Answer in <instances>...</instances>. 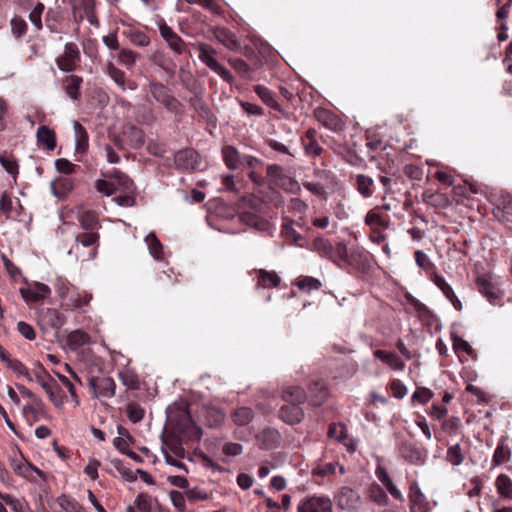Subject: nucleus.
<instances>
[{
    "instance_id": "f257e3e1",
    "label": "nucleus",
    "mask_w": 512,
    "mask_h": 512,
    "mask_svg": "<svg viewBox=\"0 0 512 512\" xmlns=\"http://www.w3.org/2000/svg\"><path fill=\"white\" fill-rule=\"evenodd\" d=\"M170 423L185 438L191 441H199L202 437V429L192 420L186 405L177 409H171L168 415Z\"/></svg>"
},
{
    "instance_id": "f03ea898",
    "label": "nucleus",
    "mask_w": 512,
    "mask_h": 512,
    "mask_svg": "<svg viewBox=\"0 0 512 512\" xmlns=\"http://www.w3.org/2000/svg\"><path fill=\"white\" fill-rule=\"evenodd\" d=\"M149 92L152 97L174 115L183 114V104L172 94L171 90L161 82L149 83Z\"/></svg>"
},
{
    "instance_id": "7ed1b4c3",
    "label": "nucleus",
    "mask_w": 512,
    "mask_h": 512,
    "mask_svg": "<svg viewBox=\"0 0 512 512\" xmlns=\"http://www.w3.org/2000/svg\"><path fill=\"white\" fill-rule=\"evenodd\" d=\"M199 51V59L212 71L217 73L224 81L232 83L234 77L230 71L220 64L216 59V50L206 43L192 44Z\"/></svg>"
},
{
    "instance_id": "20e7f679",
    "label": "nucleus",
    "mask_w": 512,
    "mask_h": 512,
    "mask_svg": "<svg viewBox=\"0 0 512 512\" xmlns=\"http://www.w3.org/2000/svg\"><path fill=\"white\" fill-rule=\"evenodd\" d=\"M33 372L36 381L47 393L50 401L55 406H60L62 404V397L59 394L61 392V389L57 385L56 381L50 376V374L45 370L41 363L37 364V367L34 369Z\"/></svg>"
},
{
    "instance_id": "39448f33",
    "label": "nucleus",
    "mask_w": 512,
    "mask_h": 512,
    "mask_svg": "<svg viewBox=\"0 0 512 512\" xmlns=\"http://www.w3.org/2000/svg\"><path fill=\"white\" fill-rule=\"evenodd\" d=\"M297 512H333V503L329 496L314 494L299 501Z\"/></svg>"
},
{
    "instance_id": "423d86ee",
    "label": "nucleus",
    "mask_w": 512,
    "mask_h": 512,
    "mask_svg": "<svg viewBox=\"0 0 512 512\" xmlns=\"http://www.w3.org/2000/svg\"><path fill=\"white\" fill-rule=\"evenodd\" d=\"M365 224L369 227V238L373 243L384 241V218L379 207L371 209L365 216Z\"/></svg>"
},
{
    "instance_id": "0eeeda50",
    "label": "nucleus",
    "mask_w": 512,
    "mask_h": 512,
    "mask_svg": "<svg viewBox=\"0 0 512 512\" xmlns=\"http://www.w3.org/2000/svg\"><path fill=\"white\" fill-rule=\"evenodd\" d=\"M161 37L167 43V46L177 55L190 54L187 44L164 20L158 23Z\"/></svg>"
},
{
    "instance_id": "6e6552de",
    "label": "nucleus",
    "mask_w": 512,
    "mask_h": 512,
    "mask_svg": "<svg viewBox=\"0 0 512 512\" xmlns=\"http://www.w3.org/2000/svg\"><path fill=\"white\" fill-rule=\"evenodd\" d=\"M88 386L96 398H112L115 395L116 384L111 377H95L88 379Z\"/></svg>"
},
{
    "instance_id": "1a4fd4ad",
    "label": "nucleus",
    "mask_w": 512,
    "mask_h": 512,
    "mask_svg": "<svg viewBox=\"0 0 512 512\" xmlns=\"http://www.w3.org/2000/svg\"><path fill=\"white\" fill-rule=\"evenodd\" d=\"M80 61V52L75 43H67L62 55L57 57L56 64L63 72H72Z\"/></svg>"
},
{
    "instance_id": "9d476101",
    "label": "nucleus",
    "mask_w": 512,
    "mask_h": 512,
    "mask_svg": "<svg viewBox=\"0 0 512 512\" xmlns=\"http://www.w3.org/2000/svg\"><path fill=\"white\" fill-rule=\"evenodd\" d=\"M10 465H11V468L13 469V471L17 475H19L31 482L37 481L34 474H37L41 478L45 477L43 471L36 468L30 462H28L27 460H25L23 458H21V459L11 458Z\"/></svg>"
},
{
    "instance_id": "9b49d317",
    "label": "nucleus",
    "mask_w": 512,
    "mask_h": 512,
    "mask_svg": "<svg viewBox=\"0 0 512 512\" xmlns=\"http://www.w3.org/2000/svg\"><path fill=\"white\" fill-rule=\"evenodd\" d=\"M336 505L342 510H354L359 506L360 497L349 487H342L335 495Z\"/></svg>"
},
{
    "instance_id": "f8f14e48",
    "label": "nucleus",
    "mask_w": 512,
    "mask_h": 512,
    "mask_svg": "<svg viewBox=\"0 0 512 512\" xmlns=\"http://www.w3.org/2000/svg\"><path fill=\"white\" fill-rule=\"evenodd\" d=\"M329 392L326 383L317 379L312 381L308 387L307 399L314 407H319L328 399Z\"/></svg>"
},
{
    "instance_id": "ddd939ff",
    "label": "nucleus",
    "mask_w": 512,
    "mask_h": 512,
    "mask_svg": "<svg viewBox=\"0 0 512 512\" xmlns=\"http://www.w3.org/2000/svg\"><path fill=\"white\" fill-rule=\"evenodd\" d=\"M279 418L289 425H296L303 421L305 413L301 405L284 404L278 411Z\"/></svg>"
},
{
    "instance_id": "4468645a",
    "label": "nucleus",
    "mask_w": 512,
    "mask_h": 512,
    "mask_svg": "<svg viewBox=\"0 0 512 512\" xmlns=\"http://www.w3.org/2000/svg\"><path fill=\"white\" fill-rule=\"evenodd\" d=\"M20 293L26 302L36 303L46 299L50 295L51 290L46 284L36 282L27 288H21Z\"/></svg>"
},
{
    "instance_id": "2eb2a0df",
    "label": "nucleus",
    "mask_w": 512,
    "mask_h": 512,
    "mask_svg": "<svg viewBox=\"0 0 512 512\" xmlns=\"http://www.w3.org/2000/svg\"><path fill=\"white\" fill-rule=\"evenodd\" d=\"M175 164L182 170H195L199 167V154L193 149H185L176 153Z\"/></svg>"
},
{
    "instance_id": "dca6fc26",
    "label": "nucleus",
    "mask_w": 512,
    "mask_h": 512,
    "mask_svg": "<svg viewBox=\"0 0 512 512\" xmlns=\"http://www.w3.org/2000/svg\"><path fill=\"white\" fill-rule=\"evenodd\" d=\"M409 498L412 512H428L430 510L429 502L416 482L410 485Z\"/></svg>"
},
{
    "instance_id": "f3484780",
    "label": "nucleus",
    "mask_w": 512,
    "mask_h": 512,
    "mask_svg": "<svg viewBox=\"0 0 512 512\" xmlns=\"http://www.w3.org/2000/svg\"><path fill=\"white\" fill-rule=\"evenodd\" d=\"M280 439L279 432L273 428H265L256 436L257 444L263 450L276 448L280 443Z\"/></svg>"
},
{
    "instance_id": "a211bd4d",
    "label": "nucleus",
    "mask_w": 512,
    "mask_h": 512,
    "mask_svg": "<svg viewBox=\"0 0 512 512\" xmlns=\"http://www.w3.org/2000/svg\"><path fill=\"white\" fill-rule=\"evenodd\" d=\"M281 398L288 404L302 405L307 400L305 390L298 385H288L282 388Z\"/></svg>"
},
{
    "instance_id": "6ab92c4d",
    "label": "nucleus",
    "mask_w": 512,
    "mask_h": 512,
    "mask_svg": "<svg viewBox=\"0 0 512 512\" xmlns=\"http://www.w3.org/2000/svg\"><path fill=\"white\" fill-rule=\"evenodd\" d=\"M433 283L442 291L445 297L451 302L453 307L460 311L462 310V303L455 295L452 287L446 282L445 278L437 273L432 274Z\"/></svg>"
},
{
    "instance_id": "aec40b11",
    "label": "nucleus",
    "mask_w": 512,
    "mask_h": 512,
    "mask_svg": "<svg viewBox=\"0 0 512 512\" xmlns=\"http://www.w3.org/2000/svg\"><path fill=\"white\" fill-rule=\"evenodd\" d=\"M213 35L218 42H220L229 50L237 51L241 48V44L237 39L236 35L226 28H215L213 30Z\"/></svg>"
},
{
    "instance_id": "412c9836",
    "label": "nucleus",
    "mask_w": 512,
    "mask_h": 512,
    "mask_svg": "<svg viewBox=\"0 0 512 512\" xmlns=\"http://www.w3.org/2000/svg\"><path fill=\"white\" fill-rule=\"evenodd\" d=\"M99 239L100 235L97 231H84L75 236V243L77 246L91 247L90 257L94 258L97 254Z\"/></svg>"
},
{
    "instance_id": "4be33fe9",
    "label": "nucleus",
    "mask_w": 512,
    "mask_h": 512,
    "mask_svg": "<svg viewBox=\"0 0 512 512\" xmlns=\"http://www.w3.org/2000/svg\"><path fill=\"white\" fill-rule=\"evenodd\" d=\"M76 218L84 231H97L100 227L98 213L93 210H79Z\"/></svg>"
},
{
    "instance_id": "5701e85b",
    "label": "nucleus",
    "mask_w": 512,
    "mask_h": 512,
    "mask_svg": "<svg viewBox=\"0 0 512 512\" xmlns=\"http://www.w3.org/2000/svg\"><path fill=\"white\" fill-rule=\"evenodd\" d=\"M317 131L313 128L308 129L301 138L304 151L307 155L320 156L323 148L316 140Z\"/></svg>"
},
{
    "instance_id": "b1692460",
    "label": "nucleus",
    "mask_w": 512,
    "mask_h": 512,
    "mask_svg": "<svg viewBox=\"0 0 512 512\" xmlns=\"http://www.w3.org/2000/svg\"><path fill=\"white\" fill-rule=\"evenodd\" d=\"M222 155L226 166L230 170H236L243 164V157L234 146H224Z\"/></svg>"
},
{
    "instance_id": "393cba45",
    "label": "nucleus",
    "mask_w": 512,
    "mask_h": 512,
    "mask_svg": "<svg viewBox=\"0 0 512 512\" xmlns=\"http://www.w3.org/2000/svg\"><path fill=\"white\" fill-rule=\"evenodd\" d=\"M83 83V78L78 75L66 76L63 80V87L66 94L72 100H78L80 97V87Z\"/></svg>"
},
{
    "instance_id": "a878e982",
    "label": "nucleus",
    "mask_w": 512,
    "mask_h": 512,
    "mask_svg": "<svg viewBox=\"0 0 512 512\" xmlns=\"http://www.w3.org/2000/svg\"><path fill=\"white\" fill-rule=\"evenodd\" d=\"M41 319L46 325L59 330L65 323V316L58 310L47 308L41 313Z\"/></svg>"
},
{
    "instance_id": "bb28decb",
    "label": "nucleus",
    "mask_w": 512,
    "mask_h": 512,
    "mask_svg": "<svg viewBox=\"0 0 512 512\" xmlns=\"http://www.w3.org/2000/svg\"><path fill=\"white\" fill-rule=\"evenodd\" d=\"M280 282L281 279L275 271H267L265 269L258 270L257 288L277 287Z\"/></svg>"
},
{
    "instance_id": "cd10ccee",
    "label": "nucleus",
    "mask_w": 512,
    "mask_h": 512,
    "mask_svg": "<svg viewBox=\"0 0 512 512\" xmlns=\"http://www.w3.org/2000/svg\"><path fill=\"white\" fill-rule=\"evenodd\" d=\"M74 132H75V151L83 154L88 150L89 137L86 129L77 121H74Z\"/></svg>"
},
{
    "instance_id": "c85d7f7f",
    "label": "nucleus",
    "mask_w": 512,
    "mask_h": 512,
    "mask_svg": "<svg viewBox=\"0 0 512 512\" xmlns=\"http://www.w3.org/2000/svg\"><path fill=\"white\" fill-rule=\"evenodd\" d=\"M37 141L39 144L45 146L48 150H54L56 147V135L49 127L42 125L38 128L36 133Z\"/></svg>"
},
{
    "instance_id": "c756f323",
    "label": "nucleus",
    "mask_w": 512,
    "mask_h": 512,
    "mask_svg": "<svg viewBox=\"0 0 512 512\" xmlns=\"http://www.w3.org/2000/svg\"><path fill=\"white\" fill-rule=\"evenodd\" d=\"M123 136L133 148H139L145 142L144 132L142 131V129L134 125L126 126L123 131Z\"/></svg>"
},
{
    "instance_id": "7c9ffc66",
    "label": "nucleus",
    "mask_w": 512,
    "mask_h": 512,
    "mask_svg": "<svg viewBox=\"0 0 512 512\" xmlns=\"http://www.w3.org/2000/svg\"><path fill=\"white\" fill-rule=\"evenodd\" d=\"M497 493L504 499L512 500V480L506 474H500L495 480Z\"/></svg>"
},
{
    "instance_id": "2f4dec72",
    "label": "nucleus",
    "mask_w": 512,
    "mask_h": 512,
    "mask_svg": "<svg viewBox=\"0 0 512 512\" xmlns=\"http://www.w3.org/2000/svg\"><path fill=\"white\" fill-rule=\"evenodd\" d=\"M254 92L266 105L276 111H281V107L275 99V94L269 88L263 85H256L254 86Z\"/></svg>"
},
{
    "instance_id": "473e14b6",
    "label": "nucleus",
    "mask_w": 512,
    "mask_h": 512,
    "mask_svg": "<svg viewBox=\"0 0 512 512\" xmlns=\"http://www.w3.org/2000/svg\"><path fill=\"white\" fill-rule=\"evenodd\" d=\"M477 285L479 291L489 300V302L493 303L498 298V290L485 276L477 278Z\"/></svg>"
},
{
    "instance_id": "72a5a7b5",
    "label": "nucleus",
    "mask_w": 512,
    "mask_h": 512,
    "mask_svg": "<svg viewBox=\"0 0 512 512\" xmlns=\"http://www.w3.org/2000/svg\"><path fill=\"white\" fill-rule=\"evenodd\" d=\"M231 418L237 426H246L254 418V412L249 407H240L233 411Z\"/></svg>"
},
{
    "instance_id": "f704fd0d",
    "label": "nucleus",
    "mask_w": 512,
    "mask_h": 512,
    "mask_svg": "<svg viewBox=\"0 0 512 512\" xmlns=\"http://www.w3.org/2000/svg\"><path fill=\"white\" fill-rule=\"evenodd\" d=\"M2 362H4L14 373L25 377L29 382L33 381L27 367L18 359L11 358L10 355H8Z\"/></svg>"
},
{
    "instance_id": "c9c22d12",
    "label": "nucleus",
    "mask_w": 512,
    "mask_h": 512,
    "mask_svg": "<svg viewBox=\"0 0 512 512\" xmlns=\"http://www.w3.org/2000/svg\"><path fill=\"white\" fill-rule=\"evenodd\" d=\"M105 71L122 91L126 90V75L124 71L117 68L112 62L107 63Z\"/></svg>"
},
{
    "instance_id": "e433bc0d",
    "label": "nucleus",
    "mask_w": 512,
    "mask_h": 512,
    "mask_svg": "<svg viewBox=\"0 0 512 512\" xmlns=\"http://www.w3.org/2000/svg\"><path fill=\"white\" fill-rule=\"evenodd\" d=\"M92 299V294L86 291L76 293L70 296L67 302V306L71 309H83L88 306Z\"/></svg>"
},
{
    "instance_id": "4c0bfd02",
    "label": "nucleus",
    "mask_w": 512,
    "mask_h": 512,
    "mask_svg": "<svg viewBox=\"0 0 512 512\" xmlns=\"http://www.w3.org/2000/svg\"><path fill=\"white\" fill-rule=\"evenodd\" d=\"M89 341L90 336L81 330L72 331L67 337V343L72 350L86 345Z\"/></svg>"
},
{
    "instance_id": "58836bf2",
    "label": "nucleus",
    "mask_w": 512,
    "mask_h": 512,
    "mask_svg": "<svg viewBox=\"0 0 512 512\" xmlns=\"http://www.w3.org/2000/svg\"><path fill=\"white\" fill-rule=\"evenodd\" d=\"M511 457L510 449L503 443H499L494 451L492 458V468L507 462Z\"/></svg>"
},
{
    "instance_id": "ea45409f",
    "label": "nucleus",
    "mask_w": 512,
    "mask_h": 512,
    "mask_svg": "<svg viewBox=\"0 0 512 512\" xmlns=\"http://www.w3.org/2000/svg\"><path fill=\"white\" fill-rule=\"evenodd\" d=\"M57 503L65 512H83L82 506L65 494L57 498Z\"/></svg>"
},
{
    "instance_id": "a19ab883",
    "label": "nucleus",
    "mask_w": 512,
    "mask_h": 512,
    "mask_svg": "<svg viewBox=\"0 0 512 512\" xmlns=\"http://www.w3.org/2000/svg\"><path fill=\"white\" fill-rule=\"evenodd\" d=\"M372 185H373V180L370 177L365 176L363 174L357 175L356 186H357L358 192L362 196L369 197L372 195V193H373L372 188H371Z\"/></svg>"
},
{
    "instance_id": "79ce46f5",
    "label": "nucleus",
    "mask_w": 512,
    "mask_h": 512,
    "mask_svg": "<svg viewBox=\"0 0 512 512\" xmlns=\"http://www.w3.org/2000/svg\"><path fill=\"white\" fill-rule=\"evenodd\" d=\"M139 54L129 49H121L118 53V61L127 69H132Z\"/></svg>"
},
{
    "instance_id": "37998d69",
    "label": "nucleus",
    "mask_w": 512,
    "mask_h": 512,
    "mask_svg": "<svg viewBox=\"0 0 512 512\" xmlns=\"http://www.w3.org/2000/svg\"><path fill=\"white\" fill-rule=\"evenodd\" d=\"M10 25H11L12 35L16 39L23 37L26 34L27 29H28V25H27L26 21L23 18L18 17V16H15L14 18L11 19Z\"/></svg>"
},
{
    "instance_id": "c03bdc74",
    "label": "nucleus",
    "mask_w": 512,
    "mask_h": 512,
    "mask_svg": "<svg viewBox=\"0 0 512 512\" xmlns=\"http://www.w3.org/2000/svg\"><path fill=\"white\" fill-rule=\"evenodd\" d=\"M146 242L148 244V247H149V251L151 253V255L156 259V260H161L162 259V244L160 243V241L157 239L156 235L154 233H150L147 235L146 237Z\"/></svg>"
},
{
    "instance_id": "a18cd8bd",
    "label": "nucleus",
    "mask_w": 512,
    "mask_h": 512,
    "mask_svg": "<svg viewBox=\"0 0 512 512\" xmlns=\"http://www.w3.org/2000/svg\"><path fill=\"white\" fill-rule=\"evenodd\" d=\"M316 119L327 128H334L337 124V119L333 113L326 109H319L315 111Z\"/></svg>"
},
{
    "instance_id": "49530a36",
    "label": "nucleus",
    "mask_w": 512,
    "mask_h": 512,
    "mask_svg": "<svg viewBox=\"0 0 512 512\" xmlns=\"http://www.w3.org/2000/svg\"><path fill=\"white\" fill-rule=\"evenodd\" d=\"M0 164L3 169L14 178L18 175L19 165L14 156L0 155Z\"/></svg>"
},
{
    "instance_id": "de8ad7c7",
    "label": "nucleus",
    "mask_w": 512,
    "mask_h": 512,
    "mask_svg": "<svg viewBox=\"0 0 512 512\" xmlns=\"http://www.w3.org/2000/svg\"><path fill=\"white\" fill-rule=\"evenodd\" d=\"M348 258L347 247L344 243L339 242L333 246L332 251L328 257L331 261L338 263L340 261L346 262Z\"/></svg>"
},
{
    "instance_id": "09e8293b",
    "label": "nucleus",
    "mask_w": 512,
    "mask_h": 512,
    "mask_svg": "<svg viewBox=\"0 0 512 512\" xmlns=\"http://www.w3.org/2000/svg\"><path fill=\"white\" fill-rule=\"evenodd\" d=\"M446 459L449 463L454 466H459L464 461V456L462 454V449L459 444H455L448 448Z\"/></svg>"
},
{
    "instance_id": "8fccbe9b",
    "label": "nucleus",
    "mask_w": 512,
    "mask_h": 512,
    "mask_svg": "<svg viewBox=\"0 0 512 512\" xmlns=\"http://www.w3.org/2000/svg\"><path fill=\"white\" fill-rule=\"evenodd\" d=\"M415 261L417 266L426 272H433L435 269L434 263L422 250L415 251Z\"/></svg>"
},
{
    "instance_id": "3c124183",
    "label": "nucleus",
    "mask_w": 512,
    "mask_h": 512,
    "mask_svg": "<svg viewBox=\"0 0 512 512\" xmlns=\"http://www.w3.org/2000/svg\"><path fill=\"white\" fill-rule=\"evenodd\" d=\"M264 144L270 147L273 151L283 154L292 161L295 155L290 151L289 147L275 139H266Z\"/></svg>"
},
{
    "instance_id": "603ef678",
    "label": "nucleus",
    "mask_w": 512,
    "mask_h": 512,
    "mask_svg": "<svg viewBox=\"0 0 512 512\" xmlns=\"http://www.w3.org/2000/svg\"><path fill=\"white\" fill-rule=\"evenodd\" d=\"M328 436L331 439H335L342 442L347 437V430L343 424H330L328 428Z\"/></svg>"
},
{
    "instance_id": "864d4df0",
    "label": "nucleus",
    "mask_w": 512,
    "mask_h": 512,
    "mask_svg": "<svg viewBox=\"0 0 512 512\" xmlns=\"http://www.w3.org/2000/svg\"><path fill=\"white\" fill-rule=\"evenodd\" d=\"M44 11V5L42 3H38L32 11L29 13V20L35 26L36 30L39 31L42 29V13Z\"/></svg>"
},
{
    "instance_id": "5fc2aeb1",
    "label": "nucleus",
    "mask_w": 512,
    "mask_h": 512,
    "mask_svg": "<svg viewBox=\"0 0 512 512\" xmlns=\"http://www.w3.org/2000/svg\"><path fill=\"white\" fill-rule=\"evenodd\" d=\"M119 378H120L122 384L124 386H126L127 388L132 389V390L139 388V380L134 373H132L130 371L120 372Z\"/></svg>"
},
{
    "instance_id": "6e6d98bb",
    "label": "nucleus",
    "mask_w": 512,
    "mask_h": 512,
    "mask_svg": "<svg viewBox=\"0 0 512 512\" xmlns=\"http://www.w3.org/2000/svg\"><path fill=\"white\" fill-rule=\"evenodd\" d=\"M55 167L58 172L67 175L75 173L76 169L78 168L77 165L73 164L72 162L65 158L57 159L55 161Z\"/></svg>"
},
{
    "instance_id": "4d7b16f0",
    "label": "nucleus",
    "mask_w": 512,
    "mask_h": 512,
    "mask_svg": "<svg viewBox=\"0 0 512 512\" xmlns=\"http://www.w3.org/2000/svg\"><path fill=\"white\" fill-rule=\"evenodd\" d=\"M297 286L302 290L310 292L311 290H318L321 287V282L313 277H302L298 280Z\"/></svg>"
},
{
    "instance_id": "13d9d810",
    "label": "nucleus",
    "mask_w": 512,
    "mask_h": 512,
    "mask_svg": "<svg viewBox=\"0 0 512 512\" xmlns=\"http://www.w3.org/2000/svg\"><path fill=\"white\" fill-rule=\"evenodd\" d=\"M144 414H145V411L143 408H141L139 405L137 404H129L127 406V417L129 418L130 421H132L133 423H138L140 422L143 417H144Z\"/></svg>"
},
{
    "instance_id": "bf43d9fd",
    "label": "nucleus",
    "mask_w": 512,
    "mask_h": 512,
    "mask_svg": "<svg viewBox=\"0 0 512 512\" xmlns=\"http://www.w3.org/2000/svg\"><path fill=\"white\" fill-rule=\"evenodd\" d=\"M229 64L241 77L248 76L250 72V66L243 59L231 58L229 59Z\"/></svg>"
},
{
    "instance_id": "052dcab7",
    "label": "nucleus",
    "mask_w": 512,
    "mask_h": 512,
    "mask_svg": "<svg viewBox=\"0 0 512 512\" xmlns=\"http://www.w3.org/2000/svg\"><path fill=\"white\" fill-rule=\"evenodd\" d=\"M207 421L209 426H219L225 419L224 413L220 409L212 408L207 411Z\"/></svg>"
},
{
    "instance_id": "680f3d73",
    "label": "nucleus",
    "mask_w": 512,
    "mask_h": 512,
    "mask_svg": "<svg viewBox=\"0 0 512 512\" xmlns=\"http://www.w3.org/2000/svg\"><path fill=\"white\" fill-rule=\"evenodd\" d=\"M132 44L139 47H146L150 44L149 36L142 31H133L129 35Z\"/></svg>"
},
{
    "instance_id": "e2e57ef3",
    "label": "nucleus",
    "mask_w": 512,
    "mask_h": 512,
    "mask_svg": "<svg viewBox=\"0 0 512 512\" xmlns=\"http://www.w3.org/2000/svg\"><path fill=\"white\" fill-rule=\"evenodd\" d=\"M368 493L369 498L375 503L379 505H382L384 503V491L379 484L373 483L370 486Z\"/></svg>"
},
{
    "instance_id": "0e129e2a",
    "label": "nucleus",
    "mask_w": 512,
    "mask_h": 512,
    "mask_svg": "<svg viewBox=\"0 0 512 512\" xmlns=\"http://www.w3.org/2000/svg\"><path fill=\"white\" fill-rule=\"evenodd\" d=\"M314 246L316 250L321 254V256L328 258L332 251V244L323 238H318L314 241Z\"/></svg>"
},
{
    "instance_id": "69168bd1",
    "label": "nucleus",
    "mask_w": 512,
    "mask_h": 512,
    "mask_svg": "<svg viewBox=\"0 0 512 512\" xmlns=\"http://www.w3.org/2000/svg\"><path fill=\"white\" fill-rule=\"evenodd\" d=\"M17 331L27 340L32 341L36 338V333H35L34 328L27 322H24V321L18 322Z\"/></svg>"
},
{
    "instance_id": "338daca9",
    "label": "nucleus",
    "mask_w": 512,
    "mask_h": 512,
    "mask_svg": "<svg viewBox=\"0 0 512 512\" xmlns=\"http://www.w3.org/2000/svg\"><path fill=\"white\" fill-rule=\"evenodd\" d=\"M135 506L141 512H150L151 511V497L147 494H139L135 499Z\"/></svg>"
},
{
    "instance_id": "774afa93",
    "label": "nucleus",
    "mask_w": 512,
    "mask_h": 512,
    "mask_svg": "<svg viewBox=\"0 0 512 512\" xmlns=\"http://www.w3.org/2000/svg\"><path fill=\"white\" fill-rule=\"evenodd\" d=\"M95 188L98 192L107 196L113 195L116 191L114 183L102 179L96 181Z\"/></svg>"
}]
</instances>
